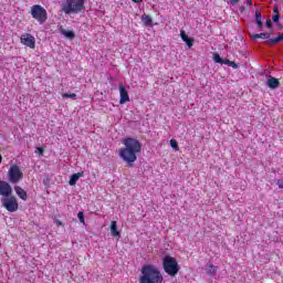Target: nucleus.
Masks as SVG:
<instances>
[{"instance_id":"7ed1b4c3","label":"nucleus","mask_w":283,"mask_h":283,"mask_svg":"<svg viewBox=\"0 0 283 283\" xmlns=\"http://www.w3.org/2000/svg\"><path fill=\"white\" fill-rule=\"evenodd\" d=\"M85 8V0H65L62 2L64 14H78Z\"/></svg>"},{"instance_id":"f03ea898","label":"nucleus","mask_w":283,"mask_h":283,"mask_svg":"<svg viewBox=\"0 0 283 283\" xmlns=\"http://www.w3.org/2000/svg\"><path fill=\"white\" fill-rule=\"evenodd\" d=\"M163 273L158 266L154 264H145L142 268V276L139 277V283H163Z\"/></svg>"},{"instance_id":"e433bc0d","label":"nucleus","mask_w":283,"mask_h":283,"mask_svg":"<svg viewBox=\"0 0 283 283\" xmlns=\"http://www.w3.org/2000/svg\"><path fill=\"white\" fill-rule=\"evenodd\" d=\"M62 224H63V222H61V221H59V220L56 221V226H57V227H61Z\"/></svg>"},{"instance_id":"ddd939ff","label":"nucleus","mask_w":283,"mask_h":283,"mask_svg":"<svg viewBox=\"0 0 283 283\" xmlns=\"http://www.w3.org/2000/svg\"><path fill=\"white\" fill-rule=\"evenodd\" d=\"M14 191L21 200H28V192L23 188H21L20 186H15Z\"/></svg>"},{"instance_id":"0eeeda50","label":"nucleus","mask_w":283,"mask_h":283,"mask_svg":"<svg viewBox=\"0 0 283 283\" xmlns=\"http://www.w3.org/2000/svg\"><path fill=\"white\" fill-rule=\"evenodd\" d=\"M1 202H2V207H4V209H7V211H9L10 213H14V211H19V201H17V197L11 196V197L3 198Z\"/></svg>"},{"instance_id":"bb28decb","label":"nucleus","mask_w":283,"mask_h":283,"mask_svg":"<svg viewBox=\"0 0 283 283\" xmlns=\"http://www.w3.org/2000/svg\"><path fill=\"white\" fill-rule=\"evenodd\" d=\"M44 153H45V149H43L42 147H38L35 150V154H40V156H43Z\"/></svg>"},{"instance_id":"4c0bfd02","label":"nucleus","mask_w":283,"mask_h":283,"mask_svg":"<svg viewBox=\"0 0 283 283\" xmlns=\"http://www.w3.org/2000/svg\"><path fill=\"white\" fill-rule=\"evenodd\" d=\"M2 160H3V157L0 155V165H1Z\"/></svg>"},{"instance_id":"2eb2a0df","label":"nucleus","mask_w":283,"mask_h":283,"mask_svg":"<svg viewBox=\"0 0 283 283\" xmlns=\"http://www.w3.org/2000/svg\"><path fill=\"white\" fill-rule=\"evenodd\" d=\"M255 23H256L258 28H260V30H262L264 24L262 23V11H260V9L255 10Z\"/></svg>"},{"instance_id":"c756f323","label":"nucleus","mask_w":283,"mask_h":283,"mask_svg":"<svg viewBox=\"0 0 283 283\" xmlns=\"http://www.w3.org/2000/svg\"><path fill=\"white\" fill-rule=\"evenodd\" d=\"M229 67H232L233 70H238V64H235V62L231 61Z\"/></svg>"},{"instance_id":"cd10ccee","label":"nucleus","mask_w":283,"mask_h":283,"mask_svg":"<svg viewBox=\"0 0 283 283\" xmlns=\"http://www.w3.org/2000/svg\"><path fill=\"white\" fill-rule=\"evenodd\" d=\"M272 21H274V23H277V21H280V13H276L272 17Z\"/></svg>"},{"instance_id":"c9c22d12","label":"nucleus","mask_w":283,"mask_h":283,"mask_svg":"<svg viewBox=\"0 0 283 283\" xmlns=\"http://www.w3.org/2000/svg\"><path fill=\"white\" fill-rule=\"evenodd\" d=\"M273 10H274V12H275L276 14H280L277 7H274Z\"/></svg>"},{"instance_id":"b1692460","label":"nucleus","mask_w":283,"mask_h":283,"mask_svg":"<svg viewBox=\"0 0 283 283\" xmlns=\"http://www.w3.org/2000/svg\"><path fill=\"white\" fill-rule=\"evenodd\" d=\"M213 61L216 62V63H220V65H222V57L220 56V54H218V53H216L214 55H213Z\"/></svg>"},{"instance_id":"9b49d317","label":"nucleus","mask_w":283,"mask_h":283,"mask_svg":"<svg viewBox=\"0 0 283 283\" xmlns=\"http://www.w3.org/2000/svg\"><path fill=\"white\" fill-rule=\"evenodd\" d=\"M83 176H85V172H83V171L73 174V175L70 177L69 185H70L71 187H74V185H76V182H78V178H83Z\"/></svg>"},{"instance_id":"20e7f679","label":"nucleus","mask_w":283,"mask_h":283,"mask_svg":"<svg viewBox=\"0 0 283 283\" xmlns=\"http://www.w3.org/2000/svg\"><path fill=\"white\" fill-rule=\"evenodd\" d=\"M163 266L165 273H167V275H170V277H176V275H178V272L180 271V265H178V261L169 255H166L164 258Z\"/></svg>"},{"instance_id":"6e6552de","label":"nucleus","mask_w":283,"mask_h":283,"mask_svg":"<svg viewBox=\"0 0 283 283\" xmlns=\"http://www.w3.org/2000/svg\"><path fill=\"white\" fill-rule=\"evenodd\" d=\"M20 42L22 43V45H27V48H30L31 50H34V48H36V40L30 33L22 34L20 38Z\"/></svg>"},{"instance_id":"dca6fc26","label":"nucleus","mask_w":283,"mask_h":283,"mask_svg":"<svg viewBox=\"0 0 283 283\" xmlns=\"http://www.w3.org/2000/svg\"><path fill=\"white\" fill-rule=\"evenodd\" d=\"M250 39L254 41L258 39H271V33H252L250 34Z\"/></svg>"},{"instance_id":"9d476101","label":"nucleus","mask_w":283,"mask_h":283,"mask_svg":"<svg viewBox=\"0 0 283 283\" xmlns=\"http://www.w3.org/2000/svg\"><path fill=\"white\" fill-rule=\"evenodd\" d=\"M125 103H129V93L125 85L119 84V105H125Z\"/></svg>"},{"instance_id":"1a4fd4ad","label":"nucleus","mask_w":283,"mask_h":283,"mask_svg":"<svg viewBox=\"0 0 283 283\" xmlns=\"http://www.w3.org/2000/svg\"><path fill=\"white\" fill-rule=\"evenodd\" d=\"M0 196L10 198L12 196V186L8 181L0 180Z\"/></svg>"},{"instance_id":"4be33fe9","label":"nucleus","mask_w":283,"mask_h":283,"mask_svg":"<svg viewBox=\"0 0 283 283\" xmlns=\"http://www.w3.org/2000/svg\"><path fill=\"white\" fill-rule=\"evenodd\" d=\"M63 98H73V101H76V94L75 93H64Z\"/></svg>"},{"instance_id":"f3484780","label":"nucleus","mask_w":283,"mask_h":283,"mask_svg":"<svg viewBox=\"0 0 283 283\" xmlns=\"http://www.w3.org/2000/svg\"><path fill=\"white\" fill-rule=\"evenodd\" d=\"M218 272V268L211 263H208L206 265V273L207 275H216V273Z\"/></svg>"},{"instance_id":"39448f33","label":"nucleus","mask_w":283,"mask_h":283,"mask_svg":"<svg viewBox=\"0 0 283 283\" xmlns=\"http://www.w3.org/2000/svg\"><path fill=\"white\" fill-rule=\"evenodd\" d=\"M32 19H35L40 25H43L48 21V11L41 4H34L31 7L30 12Z\"/></svg>"},{"instance_id":"6ab92c4d","label":"nucleus","mask_w":283,"mask_h":283,"mask_svg":"<svg viewBox=\"0 0 283 283\" xmlns=\"http://www.w3.org/2000/svg\"><path fill=\"white\" fill-rule=\"evenodd\" d=\"M61 34H63V36H65L66 39H75L76 34L74 33V31H67L65 29H61L60 30Z\"/></svg>"},{"instance_id":"aec40b11","label":"nucleus","mask_w":283,"mask_h":283,"mask_svg":"<svg viewBox=\"0 0 283 283\" xmlns=\"http://www.w3.org/2000/svg\"><path fill=\"white\" fill-rule=\"evenodd\" d=\"M281 41H283V33L279 34L277 38L270 39V40L268 41V43H269L270 45H273V44H275V43H281Z\"/></svg>"},{"instance_id":"58836bf2","label":"nucleus","mask_w":283,"mask_h":283,"mask_svg":"<svg viewBox=\"0 0 283 283\" xmlns=\"http://www.w3.org/2000/svg\"><path fill=\"white\" fill-rule=\"evenodd\" d=\"M282 4H283V0H282Z\"/></svg>"},{"instance_id":"a878e982","label":"nucleus","mask_w":283,"mask_h":283,"mask_svg":"<svg viewBox=\"0 0 283 283\" xmlns=\"http://www.w3.org/2000/svg\"><path fill=\"white\" fill-rule=\"evenodd\" d=\"M180 36H181L182 41H187V39H189V35H187V32H185V30L180 31Z\"/></svg>"},{"instance_id":"f257e3e1","label":"nucleus","mask_w":283,"mask_h":283,"mask_svg":"<svg viewBox=\"0 0 283 283\" xmlns=\"http://www.w3.org/2000/svg\"><path fill=\"white\" fill-rule=\"evenodd\" d=\"M124 147L119 149L118 156L126 163L127 167H134V163L138 160V154L143 151V144L134 137H127L122 140Z\"/></svg>"},{"instance_id":"c85d7f7f","label":"nucleus","mask_w":283,"mask_h":283,"mask_svg":"<svg viewBox=\"0 0 283 283\" xmlns=\"http://www.w3.org/2000/svg\"><path fill=\"white\" fill-rule=\"evenodd\" d=\"M276 186L279 187V189H283V179L276 180Z\"/></svg>"},{"instance_id":"a211bd4d","label":"nucleus","mask_w":283,"mask_h":283,"mask_svg":"<svg viewBox=\"0 0 283 283\" xmlns=\"http://www.w3.org/2000/svg\"><path fill=\"white\" fill-rule=\"evenodd\" d=\"M142 22L144 25H148L149 28L154 25V20L151 19V15H147V14L142 15Z\"/></svg>"},{"instance_id":"423d86ee","label":"nucleus","mask_w":283,"mask_h":283,"mask_svg":"<svg viewBox=\"0 0 283 283\" xmlns=\"http://www.w3.org/2000/svg\"><path fill=\"white\" fill-rule=\"evenodd\" d=\"M8 178L11 185H17L23 180V171H21V168L18 165H12L9 168Z\"/></svg>"},{"instance_id":"393cba45","label":"nucleus","mask_w":283,"mask_h":283,"mask_svg":"<svg viewBox=\"0 0 283 283\" xmlns=\"http://www.w3.org/2000/svg\"><path fill=\"white\" fill-rule=\"evenodd\" d=\"M184 41L188 45V48H193V39L192 38H187Z\"/></svg>"},{"instance_id":"2f4dec72","label":"nucleus","mask_w":283,"mask_h":283,"mask_svg":"<svg viewBox=\"0 0 283 283\" xmlns=\"http://www.w3.org/2000/svg\"><path fill=\"white\" fill-rule=\"evenodd\" d=\"M222 65H231V61L230 60H222Z\"/></svg>"},{"instance_id":"412c9836","label":"nucleus","mask_w":283,"mask_h":283,"mask_svg":"<svg viewBox=\"0 0 283 283\" xmlns=\"http://www.w3.org/2000/svg\"><path fill=\"white\" fill-rule=\"evenodd\" d=\"M170 147H172L175 151H180V147L178 146V140L176 139L170 140Z\"/></svg>"},{"instance_id":"4468645a","label":"nucleus","mask_w":283,"mask_h":283,"mask_svg":"<svg viewBox=\"0 0 283 283\" xmlns=\"http://www.w3.org/2000/svg\"><path fill=\"white\" fill-rule=\"evenodd\" d=\"M111 233H112L113 238L120 237V232L118 231V226H117L116 221L111 222Z\"/></svg>"},{"instance_id":"72a5a7b5","label":"nucleus","mask_w":283,"mask_h":283,"mask_svg":"<svg viewBox=\"0 0 283 283\" xmlns=\"http://www.w3.org/2000/svg\"><path fill=\"white\" fill-rule=\"evenodd\" d=\"M134 3H143V0H133Z\"/></svg>"},{"instance_id":"5701e85b","label":"nucleus","mask_w":283,"mask_h":283,"mask_svg":"<svg viewBox=\"0 0 283 283\" xmlns=\"http://www.w3.org/2000/svg\"><path fill=\"white\" fill-rule=\"evenodd\" d=\"M77 218L82 224H85V214L83 213V211H80L77 213Z\"/></svg>"},{"instance_id":"7c9ffc66","label":"nucleus","mask_w":283,"mask_h":283,"mask_svg":"<svg viewBox=\"0 0 283 283\" xmlns=\"http://www.w3.org/2000/svg\"><path fill=\"white\" fill-rule=\"evenodd\" d=\"M265 25L266 28H273V22H271V20L269 19L266 20Z\"/></svg>"},{"instance_id":"473e14b6","label":"nucleus","mask_w":283,"mask_h":283,"mask_svg":"<svg viewBox=\"0 0 283 283\" xmlns=\"http://www.w3.org/2000/svg\"><path fill=\"white\" fill-rule=\"evenodd\" d=\"M239 2H240V0H230L231 6H237V3H239Z\"/></svg>"},{"instance_id":"f8f14e48","label":"nucleus","mask_w":283,"mask_h":283,"mask_svg":"<svg viewBox=\"0 0 283 283\" xmlns=\"http://www.w3.org/2000/svg\"><path fill=\"white\" fill-rule=\"evenodd\" d=\"M266 85L270 90H277V87H280V80L270 76V78L266 82Z\"/></svg>"},{"instance_id":"f704fd0d","label":"nucleus","mask_w":283,"mask_h":283,"mask_svg":"<svg viewBox=\"0 0 283 283\" xmlns=\"http://www.w3.org/2000/svg\"><path fill=\"white\" fill-rule=\"evenodd\" d=\"M247 3L253 6V0H247Z\"/></svg>"}]
</instances>
